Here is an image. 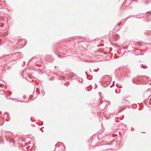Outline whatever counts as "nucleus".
<instances>
[{"label":"nucleus","mask_w":151,"mask_h":151,"mask_svg":"<svg viewBox=\"0 0 151 151\" xmlns=\"http://www.w3.org/2000/svg\"><path fill=\"white\" fill-rule=\"evenodd\" d=\"M4 115H7V116H8V113H5L4 114Z\"/></svg>","instance_id":"nucleus-19"},{"label":"nucleus","mask_w":151,"mask_h":151,"mask_svg":"<svg viewBox=\"0 0 151 151\" xmlns=\"http://www.w3.org/2000/svg\"><path fill=\"white\" fill-rule=\"evenodd\" d=\"M17 101H20V102H25V103H26V102H27V101H21L18 100Z\"/></svg>","instance_id":"nucleus-16"},{"label":"nucleus","mask_w":151,"mask_h":151,"mask_svg":"<svg viewBox=\"0 0 151 151\" xmlns=\"http://www.w3.org/2000/svg\"><path fill=\"white\" fill-rule=\"evenodd\" d=\"M9 142H12L13 143V144H14V140H11L9 141Z\"/></svg>","instance_id":"nucleus-11"},{"label":"nucleus","mask_w":151,"mask_h":151,"mask_svg":"<svg viewBox=\"0 0 151 151\" xmlns=\"http://www.w3.org/2000/svg\"><path fill=\"white\" fill-rule=\"evenodd\" d=\"M28 74H27L26 70H24L22 72V75L23 78H25L26 77H27V75Z\"/></svg>","instance_id":"nucleus-4"},{"label":"nucleus","mask_w":151,"mask_h":151,"mask_svg":"<svg viewBox=\"0 0 151 151\" xmlns=\"http://www.w3.org/2000/svg\"><path fill=\"white\" fill-rule=\"evenodd\" d=\"M25 79L29 81H32V78L29 76L28 74H27V77H26V78Z\"/></svg>","instance_id":"nucleus-7"},{"label":"nucleus","mask_w":151,"mask_h":151,"mask_svg":"<svg viewBox=\"0 0 151 151\" xmlns=\"http://www.w3.org/2000/svg\"><path fill=\"white\" fill-rule=\"evenodd\" d=\"M63 56H61V55H59V57H60V58L61 57H63Z\"/></svg>","instance_id":"nucleus-20"},{"label":"nucleus","mask_w":151,"mask_h":151,"mask_svg":"<svg viewBox=\"0 0 151 151\" xmlns=\"http://www.w3.org/2000/svg\"><path fill=\"white\" fill-rule=\"evenodd\" d=\"M56 76H58V77L59 78H58V79L62 80V79H64V78L62 76H60V75L58 74H57L56 73Z\"/></svg>","instance_id":"nucleus-6"},{"label":"nucleus","mask_w":151,"mask_h":151,"mask_svg":"<svg viewBox=\"0 0 151 151\" xmlns=\"http://www.w3.org/2000/svg\"><path fill=\"white\" fill-rule=\"evenodd\" d=\"M25 97H26L25 96H23V99H24L25 98Z\"/></svg>","instance_id":"nucleus-21"},{"label":"nucleus","mask_w":151,"mask_h":151,"mask_svg":"<svg viewBox=\"0 0 151 151\" xmlns=\"http://www.w3.org/2000/svg\"><path fill=\"white\" fill-rule=\"evenodd\" d=\"M85 73H86V76H87V72H85Z\"/></svg>","instance_id":"nucleus-22"},{"label":"nucleus","mask_w":151,"mask_h":151,"mask_svg":"<svg viewBox=\"0 0 151 151\" xmlns=\"http://www.w3.org/2000/svg\"><path fill=\"white\" fill-rule=\"evenodd\" d=\"M117 25H118V26H120V25L119 24H117Z\"/></svg>","instance_id":"nucleus-26"},{"label":"nucleus","mask_w":151,"mask_h":151,"mask_svg":"<svg viewBox=\"0 0 151 151\" xmlns=\"http://www.w3.org/2000/svg\"><path fill=\"white\" fill-rule=\"evenodd\" d=\"M124 118V115H123V118Z\"/></svg>","instance_id":"nucleus-27"},{"label":"nucleus","mask_w":151,"mask_h":151,"mask_svg":"<svg viewBox=\"0 0 151 151\" xmlns=\"http://www.w3.org/2000/svg\"><path fill=\"white\" fill-rule=\"evenodd\" d=\"M55 146L57 147L56 148L55 150L58 149L59 150L60 149V151H62L65 148V146L64 144L60 142L58 143L55 145Z\"/></svg>","instance_id":"nucleus-1"},{"label":"nucleus","mask_w":151,"mask_h":151,"mask_svg":"<svg viewBox=\"0 0 151 151\" xmlns=\"http://www.w3.org/2000/svg\"><path fill=\"white\" fill-rule=\"evenodd\" d=\"M67 55H64V56H67Z\"/></svg>","instance_id":"nucleus-29"},{"label":"nucleus","mask_w":151,"mask_h":151,"mask_svg":"<svg viewBox=\"0 0 151 151\" xmlns=\"http://www.w3.org/2000/svg\"><path fill=\"white\" fill-rule=\"evenodd\" d=\"M33 96L32 95H30L29 96V99H32V98H33Z\"/></svg>","instance_id":"nucleus-13"},{"label":"nucleus","mask_w":151,"mask_h":151,"mask_svg":"<svg viewBox=\"0 0 151 151\" xmlns=\"http://www.w3.org/2000/svg\"><path fill=\"white\" fill-rule=\"evenodd\" d=\"M141 80L138 77H136L134 78H133L132 79L133 82L134 83L137 84H139L141 83Z\"/></svg>","instance_id":"nucleus-2"},{"label":"nucleus","mask_w":151,"mask_h":151,"mask_svg":"<svg viewBox=\"0 0 151 151\" xmlns=\"http://www.w3.org/2000/svg\"><path fill=\"white\" fill-rule=\"evenodd\" d=\"M149 103L150 104H151V98H150V99Z\"/></svg>","instance_id":"nucleus-18"},{"label":"nucleus","mask_w":151,"mask_h":151,"mask_svg":"<svg viewBox=\"0 0 151 151\" xmlns=\"http://www.w3.org/2000/svg\"><path fill=\"white\" fill-rule=\"evenodd\" d=\"M55 69L58 71L59 70V67L58 66H55Z\"/></svg>","instance_id":"nucleus-10"},{"label":"nucleus","mask_w":151,"mask_h":151,"mask_svg":"<svg viewBox=\"0 0 151 151\" xmlns=\"http://www.w3.org/2000/svg\"><path fill=\"white\" fill-rule=\"evenodd\" d=\"M42 93L43 96L45 95V92L44 90L42 91Z\"/></svg>","instance_id":"nucleus-14"},{"label":"nucleus","mask_w":151,"mask_h":151,"mask_svg":"<svg viewBox=\"0 0 151 151\" xmlns=\"http://www.w3.org/2000/svg\"><path fill=\"white\" fill-rule=\"evenodd\" d=\"M142 55V54H137V55Z\"/></svg>","instance_id":"nucleus-24"},{"label":"nucleus","mask_w":151,"mask_h":151,"mask_svg":"<svg viewBox=\"0 0 151 151\" xmlns=\"http://www.w3.org/2000/svg\"><path fill=\"white\" fill-rule=\"evenodd\" d=\"M126 49H127V47H126Z\"/></svg>","instance_id":"nucleus-30"},{"label":"nucleus","mask_w":151,"mask_h":151,"mask_svg":"<svg viewBox=\"0 0 151 151\" xmlns=\"http://www.w3.org/2000/svg\"><path fill=\"white\" fill-rule=\"evenodd\" d=\"M108 145V143H106V144H105V145H104L102 146V148H103V149H106V146L107 145Z\"/></svg>","instance_id":"nucleus-8"},{"label":"nucleus","mask_w":151,"mask_h":151,"mask_svg":"<svg viewBox=\"0 0 151 151\" xmlns=\"http://www.w3.org/2000/svg\"><path fill=\"white\" fill-rule=\"evenodd\" d=\"M142 67L143 68H147V66H143V65L142 64Z\"/></svg>","instance_id":"nucleus-15"},{"label":"nucleus","mask_w":151,"mask_h":151,"mask_svg":"<svg viewBox=\"0 0 151 151\" xmlns=\"http://www.w3.org/2000/svg\"><path fill=\"white\" fill-rule=\"evenodd\" d=\"M54 79V78L53 77H52L50 79V81L53 80Z\"/></svg>","instance_id":"nucleus-17"},{"label":"nucleus","mask_w":151,"mask_h":151,"mask_svg":"<svg viewBox=\"0 0 151 151\" xmlns=\"http://www.w3.org/2000/svg\"><path fill=\"white\" fill-rule=\"evenodd\" d=\"M130 0H125L124 2L122 5H125L126 6H128L130 4Z\"/></svg>","instance_id":"nucleus-3"},{"label":"nucleus","mask_w":151,"mask_h":151,"mask_svg":"<svg viewBox=\"0 0 151 151\" xmlns=\"http://www.w3.org/2000/svg\"><path fill=\"white\" fill-rule=\"evenodd\" d=\"M47 60L48 62H53L54 59L53 57L52 56H49V58H47Z\"/></svg>","instance_id":"nucleus-5"},{"label":"nucleus","mask_w":151,"mask_h":151,"mask_svg":"<svg viewBox=\"0 0 151 151\" xmlns=\"http://www.w3.org/2000/svg\"><path fill=\"white\" fill-rule=\"evenodd\" d=\"M149 12V11H148V12H146V13H148V12Z\"/></svg>","instance_id":"nucleus-28"},{"label":"nucleus","mask_w":151,"mask_h":151,"mask_svg":"<svg viewBox=\"0 0 151 151\" xmlns=\"http://www.w3.org/2000/svg\"><path fill=\"white\" fill-rule=\"evenodd\" d=\"M150 13H151V12Z\"/></svg>","instance_id":"nucleus-31"},{"label":"nucleus","mask_w":151,"mask_h":151,"mask_svg":"<svg viewBox=\"0 0 151 151\" xmlns=\"http://www.w3.org/2000/svg\"><path fill=\"white\" fill-rule=\"evenodd\" d=\"M41 131H42V132H44V131H43V130H42V129H41Z\"/></svg>","instance_id":"nucleus-25"},{"label":"nucleus","mask_w":151,"mask_h":151,"mask_svg":"<svg viewBox=\"0 0 151 151\" xmlns=\"http://www.w3.org/2000/svg\"><path fill=\"white\" fill-rule=\"evenodd\" d=\"M99 70V69L98 68V69L94 70L93 71L94 72H97Z\"/></svg>","instance_id":"nucleus-12"},{"label":"nucleus","mask_w":151,"mask_h":151,"mask_svg":"<svg viewBox=\"0 0 151 151\" xmlns=\"http://www.w3.org/2000/svg\"><path fill=\"white\" fill-rule=\"evenodd\" d=\"M145 33H146L147 35H149L151 34V32H150L148 30H147L146 31Z\"/></svg>","instance_id":"nucleus-9"},{"label":"nucleus","mask_w":151,"mask_h":151,"mask_svg":"<svg viewBox=\"0 0 151 151\" xmlns=\"http://www.w3.org/2000/svg\"><path fill=\"white\" fill-rule=\"evenodd\" d=\"M115 92H116L117 93H118V92H117L116 91V90H115Z\"/></svg>","instance_id":"nucleus-23"}]
</instances>
